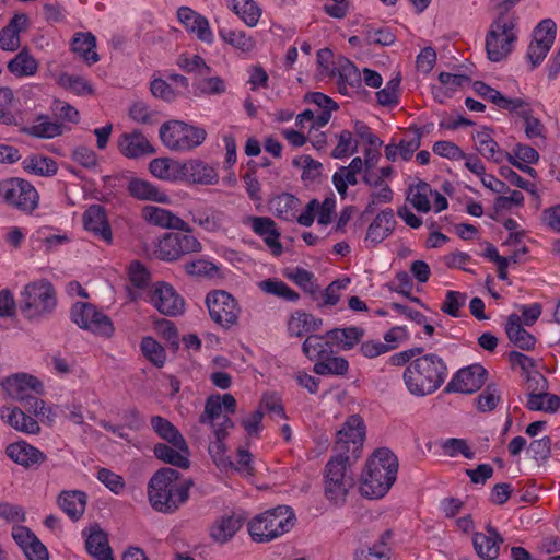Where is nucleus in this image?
I'll return each mask as SVG.
<instances>
[{"label": "nucleus", "instance_id": "nucleus-38", "mask_svg": "<svg viewBox=\"0 0 560 560\" xmlns=\"http://www.w3.org/2000/svg\"><path fill=\"white\" fill-rule=\"evenodd\" d=\"M363 336L364 329L355 326L334 328L326 332V337L335 341L342 350H351L354 348Z\"/></svg>", "mask_w": 560, "mask_h": 560}, {"label": "nucleus", "instance_id": "nucleus-53", "mask_svg": "<svg viewBox=\"0 0 560 560\" xmlns=\"http://www.w3.org/2000/svg\"><path fill=\"white\" fill-rule=\"evenodd\" d=\"M298 327H302V329L296 330L294 334L296 336H302L303 332L315 331L320 328L323 325L322 318H316L312 314H308L303 311H296L290 322V330L294 331V325Z\"/></svg>", "mask_w": 560, "mask_h": 560}, {"label": "nucleus", "instance_id": "nucleus-33", "mask_svg": "<svg viewBox=\"0 0 560 560\" xmlns=\"http://www.w3.org/2000/svg\"><path fill=\"white\" fill-rule=\"evenodd\" d=\"M0 417L15 430L27 434H36L40 430L39 424L35 419L16 408L11 409L2 407L0 409Z\"/></svg>", "mask_w": 560, "mask_h": 560}, {"label": "nucleus", "instance_id": "nucleus-31", "mask_svg": "<svg viewBox=\"0 0 560 560\" xmlns=\"http://www.w3.org/2000/svg\"><path fill=\"white\" fill-rule=\"evenodd\" d=\"M230 430L231 429L212 430L214 440L210 442L208 448L211 458L221 470L230 469L233 466V460L228 454V447L225 444Z\"/></svg>", "mask_w": 560, "mask_h": 560}, {"label": "nucleus", "instance_id": "nucleus-44", "mask_svg": "<svg viewBox=\"0 0 560 560\" xmlns=\"http://www.w3.org/2000/svg\"><path fill=\"white\" fill-rule=\"evenodd\" d=\"M219 36L224 43L245 52L253 50L255 47V40L247 36L244 31L220 27Z\"/></svg>", "mask_w": 560, "mask_h": 560}, {"label": "nucleus", "instance_id": "nucleus-64", "mask_svg": "<svg viewBox=\"0 0 560 560\" xmlns=\"http://www.w3.org/2000/svg\"><path fill=\"white\" fill-rule=\"evenodd\" d=\"M177 65L186 72H196L199 77L209 75L211 68L205 62L203 58L194 55L191 58L180 56Z\"/></svg>", "mask_w": 560, "mask_h": 560}, {"label": "nucleus", "instance_id": "nucleus-6", "mask_svg": "<svg viewBox=\"0 0 560 560\" xmlns=\"http://www.w3.org/2000/svg\"><path fill=\"white\" fill-rule=\"evenodd\" d=\"M355 460L349 459L345 454H335L326 464L324 490L326 499L341 505L346 502L349 491L354 486L351 466Z\"/></svg>", "mask_w": 560, "mask_h": 560}, {"label": "nucleus", "instance_id": "nucleus-11", "mask_svg": "<svg viewBox=\"0 0 560 560\" xmlns=\"http://www.w3.org/2000/svg\"><path fill=\"white\" fill-rule=\"evenodd\" d=\"M0 197L24 212H32L38 206V192L31 183L21 178L1 180Z\"/></svg>", "mask_w": 560, "mask_h": 560}, {"label": "nucleus", "instance_id": "nucleus-19", "mask_svg": "<svg viewBox=\"0 0 560 560\" xmlns=\"http://www.w3.org/2000/svg\"><path fill=\"white\" fill-rule=\"evenodd\" d=\"M502 544V536L491 525L486 527V533L476 532L472 535L475 552L482 560H495L500 555Z\"/></svg>", "mask_w": 560, "mask_h": 560}, {"label": "nucleus", "instance_id": "nucleus-43", "mask_svg": "<svg viewBox=\"0 0 560 560\" xmlns=\"http://www.w3.org/2000/svg\"><path fill=\"white\" fill-rule=\"evenodd\" d=\"M86 549L97 560H114L107 537L102 530H92L86 539Z\"/></svg>", "mask_w": 560, "mask_h": 560}, {"label": "nucleus", "instance_id": "nucleus-61", "mask_svg": "<svg viewBox=\"0 0 560 560\" xmlns=\"http://www.w3.org/2000/svg\"><path fill=\"white\" fill-rule=\"evenodd\" d=\"M96 478L115 494H121L125 490L126 485L124 478L107 468L98 469Z\"/></svg>", "mask_w": 560, "mask_h": 560}, {"label": "nucleus", "instance_id": "nucleus-23", "mask_svg": "<svg viewBox=\"0 0 560 560\" xmlns=\"http://www.w3.org/2000/svg\"><path fill=\"white\" fill-rule=\"evenodd\" d=\"M395 226L394 211L390 208L381 211L368 228L365 243L371 247L376 246L394 232Z\"/></svg>", "mask_w": 560, "mask_h": 560}, {"label": "nucleus", "instance_id": "nucleus-37", "mask_svg": "<svg viewBox=\"0 0 560 560\" xmlns=\"http://www.w3.org/2000/svg\"><path fill=\"white\" fill-rule=\"evenodd\" d=\"M37 387H7L8 395L11 396L13 399L20 401L24 408L28 409L30 411H33L37 416H44L45 415V402L37 398L33 392Z\"/></svg>", "mask_w": 560, "mask_h": 560}, {"label": "nucleus", "instance_id": "nucleus-42", "mask_svg": "<svg viewBox=\"0 0 560 560\" xmlns=\"http://www.w3.org/2000/svg\"><path fill=\"white\" fill-rule=\"evenodd\" d=\"M276 215L284 221L292 222L296 218L300 200L289 192L281 194L271 200Z\"/></svg>", "mask_w": 560, "mask_h": 560}, {"label": "nucleus", "instance_id": "nucleus-16", "mask_svg": "<svg viewBox=\"0 0 560 560\" xmlns=\"http://www.w3.org/2000/svg\"><path fill=\"white\" fill-rule=\"evenodd\" d=\"M177 172L188 182L199 185H215L219 174L214 166L198 160H189L185 163H175Z\"/></svg>", "mask_w": 560, "mask_h": 560}, {"label": "nucleus", "instance_id": "nucleus-47", "mask_svg": "<svg viewBox=\"0 0 560 560\" xmlns=\"http://www.w3.org/2000/svg\"><path fill=\"white\" fill-rule=\"evenodd\" d=\"M23 165L25 171L39 176H52L58 171V165L51 158L42 155L27 158Z\"/></svg>", "mask_w": 560, "mask_h": 560}, {"label": "nucleus", "instance_id": "nucleus-51", "mask_svg": "<svg viewBox=\"0 0 560 560\" xmlns=\"http://www.w3.org/2000/svg\"><path fill=\"white\" fill-rule=\"evenodd\" d=\"M151 427L154 432L167 443L182 442L185 440L182 433L167 419L160 416L151 418Z\"/></svg>", "mask_w": 560, "mask_h": 560}, {"label": "nucleus", "instance_id": "nucleus-10", "mask_svg": "<svg viewBox=\"0 0 560 560\" xmlns=\"http://www.w3.org/2000/svg\"><path fill=\"white\" fill-rule=\"evenodd\" d=\"M206 305L211 319L224 329L237 324L241 307L236 299L224 290H214L207 294Z\"/></svg>", "mask_w": 560, "mask_h": 560}, {"label": "nucleus", "instance_id": "nucleus-12", "mask_svg": "<svg viewBox=\"0 0 560 560\" xmlns=\"http://www.w3.org/2000/svg\"><path fill=\"white\" fill-rule=\"evenodd\" d=\"M236 400L230 394L211 395L200 416V422L208 424L212 430L232 429L234 423L231 416L235 412Z\"/></svg>", "mask_w": 560, "mask_h": 560}, {"label": "nucleus", "instance_id": "nucleus-57", "mask_svg": "<svg viewBox=\"0 0 560 560\" xmlns=\"http://www.w3.org/2000/svg\"><path fill=\"white\" fill-rule=\"evenodd\" d=\"M143 355L156 366H162L166 354L164 348L152 337H144L140 343Z\"/></svg>", "mask_w": 560, "mask_h": 560}, {"label": "nucleus", "instance_id": "nucleus-7", "mask_svg": "<svg viewBox=\"0 0 560 560\" xmlns=\"http://www.w3.org/2000/svg\"><path fill=\"white\" fill-rule=\"evenodd\" d=\"M159 137L171 151L188 152L203 143L207 132L201 127L173 119L161 125Z\"/></svg>", "mask_w": 560, "mask_h": 560}, {"label": "nucleus", "instance_id": "nucleus-39", "mask_svg": "<svg viewBox=\"0 0 560 560\" xmlns=\"http://www.w3.org/2000/svg\"><path fill=\"white\" fill-rule=\"evenodd\" d=\"M527 407L535 411L555 413L560 411V394L545 390L532 392L527 398Z\"/></svg>", "mask_w": 560, "mask_h": 560}, {"label": "nucleus", "instance_id": "nucleus-32", "mask_svg": "<svg viewBox=\"0 0 560 560\" xmlns=\"http://www.w3.org/2000/svg\"><path fill=\"white\" fill-rule=\"evenodd\" d=\"M505 331L510 341L520 349L528 351L535 348L536 338L523 328L518 315L511 314L508 317Z\"/></svg>", "mask_w": 560, "mask_h": 560}, {"label": "nucleus", "instance_id": "nucleus-22", "mask_svg": "<svg viewBox=\"0 0 560 560\" xmlns=\"http://www.w3.org/2000/svg\"><path fill=\"white\" fill-rule=\"evenodd\" d=\"M177 19L187 32L197 35L198 39L207 44L213 42V34L208 20L188 7L177 10Z\"/></svg>", "mask_w": 560, "mask_h": 560}, {"label": "nucleus", "instance_id": "nucleus-24", "mask_svg": "<svg viewBox=\"0 0 560 560\" xmlns=\"http://www.w3.org/2000/svg\"><path fill=\"white\" fill-rule=\"evenodd\" d=\"M118 148L119 151L129 159H137L155 153L154 147L140 130L122 133L118 140Z\"/></svg>", "mask_w": 560, "mask_h": 560}, {"label": "nucleus", "instance_id": "nucleus-5", "mask_svg": "<svg viewBox=\"0 0 560 560\" xmlns=\"http://www.w3.org/2000/svg\"><path fill=\"white\" fill-rule=\"evenodd\" d=\"M56 305V292L48 280L30 282L20 293L19 310L23 317L31 322L50 315Z\"/></svg>", "mask_w": 560, "mask_h": 560}, {"label": "nucleus", "instance_id": "nucleus-46", "mask_svg": "<svg viewBox=\"0 0 560 560\" xmlns=\"http://www.w3.org/2000/svg\"><path fill=\"white\" fill-rule=\"evenodd\" d=\"M442 454L448 457H457L459 455L467 459L475 457V452L469 447L465 439L447 438L439 441Z\"/></svg>", "mask_w": 560, "mask_h": 560}, {"label": "nucleus", "instance_id": "nucleus-2", "mask_svg": "<svg viewBox=\"0 0 560 560\" xmlns=\"http://www.w3.org/2000/svg\"><path fill=\"white\" fill-rule=\"evenodd\" d=\"M190 486L177 470L162 468L149 481V502L156 512L173 513L188 500Z\"/></svg>", "mask_w": 560, "mask_h": 560}, {"label": "nucleus", "instance_id": "nucleus-20", "mask_svg": "<svg viewBox=\"0 0 560 560\" xmlns=\"http://www.w3.org/2000/svg\"><path fill=\"white\" fill-rule=\"evenodd\" d=\"M84 229L100 240L112 243L113 234L112 229L106 215V210L101 205L90 206L83 213Z\"/></svg>", "mask_w": 560, "mask_h": 560}, {"label": "nucleus", "instance_id": "nucleus-62", "mask_svg": "<svg viewBox=\"0 0 560 560\" xmlns=\"http://www.w3.org/2000/svg\"><path fill=\"white\" fill-rule=\"evenodd\" d=\"M129 116L136 122L143 125H154L156 122V113L142 101L136 102L130 106Z\"/></svg>", "mask_w": 560, "mask_h": 560}, {"label": "nucleus", "instance_id": "nucleus-21", "mask_svg": "<svg viewBox=\"0 0 560 560\" xmlns=\"http://www.w3.org/2000/svg\"><path fill=\"white\" fill-rule=\"evenodd\" d=\"M244 520L237 514H224L217 517L209 526V537L218 545H225L242 528Z\"/></svg>", "mask_w": 560, "mask_h": 560}, {"label": "nucleus", "instance_id": "nucleus-28", "mask_svg": "<svg viewBox=\"0 0 560 560\" xmlns=\"http://www.w3.org/2000/svg\"><path fill=\"white\" fill-rule=\"evenodd\" d=\"M331 77H338V89L343 95L348 94V88L360 89L362 77L355 65L347 58H341L338 66L330 72Z\"/></svg>", "mask_w": 560, "mask_h": 560}, {"label": "nucleus", "instance_id": "nucleus-25", "mask_svg": "<svg viewBox=\"0 0 560 560\" xmlns=\"http://www.w3.org/2000/svg\"><path fill=\"white\" fill-rule=\"evenodd\" d=\"M142 215L145 221L156 226L178 230L186 233L192 232V229L188 223L176 217L170 210L163 208L145 206L142 210Z\"/></svg>", "mask_w": 560, "mask_h": 560}, {"label": "nucleus", "instance_id": "nucleus-13", "mask_svg": "<svg viewBox=\"0 0 560 560\" xmlns=\"http://www.w3.org/2000/svg\"><path fill=\"white\" fill-rule=\"evenodd\" d=\"M70 317L80 328L101 336L109 337L114 331L110 318L90 303H74L71 307Z\"/></svg>", "mask_w": 560, "mask_h": 560}, {"label": "nucleus", "instance_id": "nucleus-60", "mask_svg": "<svg viewBox=\"0 0 560 560\" xmlns=\"http://www.w3.org/2000/svg\"><path fill=\"white\" fill-rule=\"evenodd\" d=\"M390 550L384 542L362 547L354 553V560H389Z\"/></svg>", "mask_w": 560, "mask_h": 560}, {"label": "nucleus", "instance_id": "nucleus-58", "mask_svg": "<svg viewBox=\"0 0 560 560\" xmlns=\"http://www.w3.org/2000/svg\"><path fill=\"white\" fill-rule=\"evenodd\" d=\"M400 77L397 75L386 83L384 89L376 92L377 102L382 106H394L399 102L398 89L400 85Z\"/></svg>", "mask_w": 560, "mask_h": 560}, {"label": "nucleus", "instance_id": "nucleus-45", "mask_svg": "<svg viewBox=\"0 0 560 560\" xmlns=\"http://www.w3.org/2000/svg\"><path fill=\"white\" fill-rule=\"evenodd\" d=\"M349 369V363L345 358L327 354L314 365V372L318 375H343Z\"/></svg>", "mask_w": 560, "mask_h": 560}, {"label": "nucleus", "instance_id": "nucleus-34", "mask_svg": "<svg viewBox=\"0 0 560 560\" xmlns=\"http://www.w3.org/2000/svg\"><path fill=\"white\" fill-rule=\"evenodd\" d=\"M487 381V369L474 363L459 369L446 385H485Z\"/></svg>", "mask_w": 560, "mask_h": 560}, {"label": "nucleus", "instance_id": "nucleus-17", "mask_svg": "<svg viewBox=\"0 0 560 560\" xmlns=\"http://www.w3.org/2000/svg\"><path fill=\"white\" fill-rule=\"evenodd\" d=\"M12 538L27 560H49V553L38 537L25 526H14Z\"/></svg>", "mask_w": 560, "mask_h": 560}, {"label": "nucleus", "instance_id": "nucleus-9", "mask_svg": "<svg viewBox=\"0 0 560 560\" xmlns=\"http://www.w3.org/2000/svg\"><path fill=\"white\" fill-rule=\"evenodd\" d=\"M365 433V424L360 416L348 417L336 434V454H345L349 459L357 462L361 456Z\"/></svg>", "mask_w": 560, "mask_h": 560}, {"label": "nucleus", "instance_id": "nucleus-1", "mask_svg": "<svg viewBox=\"0 0 560 560\" xmlns=\"http://www.w3.org/2000/svg\"><path fill=\"white\" fill-rule=\"evenodd\" d=\"M399 463L387 447L375 450L366 459L359 477V492L370 500L384 498L397 480Z\"/></svg>", "mask_w": 560, "mask_h": 560}, {"label": "nucleus", "instance_id": "nucleus-14", "mask_svg": "<svg viewBox=\"0 0 560 560\" xmlns=\"http://www.w3.org/2000/svg\"><path fill=\"white\" fill-rule=\"evenodd\" d=\"M201 243L190 233H166L158 244V256L162 260L173 261L183 255L198 253Z\"/></svg>", "mask_w": 560, "mask_h": 560}, {"label": "nucleus", "instance_id": "nucleus-52", "mask_svg": "<svg viewBox=\"0 0 560 560\" xmlns=\"http://www.w3.org/2000/svg\"><path fill=\"white\" fill-rule=\"evenodd\" d=\"M517 114L525 122V135L527 138L544 137V125L532 115L529 105L523 100V106L518 107Z\"/></svg>", "mask_w": 560, "mask_h": 560}, {"label": "nucleus", "instance_id": "nucleus-41", "mask_svg": "<svg viewBox=\"0 0 560 560\" xmlns=\"http://www.w3.org/2000/svg\"><path fill=\"white\" fill-rule=\"evenodd\" d=\"M326 334L323 335H311L308 336L303 345L302 350L304 354L312 361H319L332 352L331 342L325 340Z\"/></svg>", "mask_w": 560, "mask_h": 560}, {"label": "nucleus", "instance_id": "nucleus-49", "mask_svg": "<svg viewBox=\"0 0 560 560\" xmlns=\"http://www.w3.org/2000/svg\"><path fill=\"white\" fill-rule=\"evenodd\" d=\"M231 7L246 25L253 27L258 23L261 10L254 0H232Z\"/></svg>", "mask_w": 560, "mask_h": 560}, {"label": "nucleus", "instance_id": "nucleus-29", "mask_svg": "<svg viewBox=\"0 0 560 560\" xmlns=\"http://www.w3.org/2000/svg\"><path fill=\"white\" fill-rule=\"evenodd\" d=\"M128 194L138 200L154 201L165 203L168 197L164 191H161L152 183L142 178L133 177L129 180L127 186Z\"/></svg>", "mask_w": 560, "mask_h": 560}, {"label": "nucleus", "instance_id": "nucleus-56", "mask_svg": "<svg viewBox=\"0 0 560 560\" xmlns=\"http://www.w3.org/2000/svg\"><path fill=\"white\" fill-rule=\"evenodd\" d=\"M45 116H39L37 124L28 128L27 132L36 138L50 139L62 133V125L57 121L45 120Z\"/></svg>", "mask_w": 560, "mask_h": 560}, {"label": "nucleus", "instance_id": "nucleus-48", "mask_svg": "<svg viewBox=\"0 0 560 560\" xmlns=\"http://www.w3.org/2000/svg\"><path fill=\"white\" fill-rule=\"evenodd\" d=\"M259 288L262 292L281 298L289 302H296L300 294L291 289L285 282L278 279H267L259 282Z\"/></svg>", "mask_w": 560, "mask_h": 560}, {"label": "nucleus", "instance_id": "nucleus-8", "mask_svg": "<svg viewBox=\"0 0 560 560\" xmlns=\"http://www.w3.org/2000/svg\"><path fill=\"white\" fill-rule=\"evenodd\" d=\"M447 368L436 354L430 353L416 359L404 372L406 385H421L428 382L432 385H443Z\"/></svg>", "mask_w": 560, "mask_h": 560}, {"label": "nucleus", "instance_id": "nucleus-35", "mask_svg": "<svg viewBox=\"0 0 560 560\" xmlns=\"http://www.w3.org/2000/svg\"><path fill=\"white\" fill-rule=\"evenodd\" d=\"M58 503L71 520H79L85 511L86 495L78 490L63 491L59 495Z\"/></svg>", "mask_w": 560, "mask_h": 560}, {"label": "nucleus", "instance_id": "nucleus-26", "mask_svg": "<svg viewBox=\"0 0 560 560\" xmlns=\"http://www.w3.org/2000/svg\"><path fill=\"white\" fill-rule=\"evenodd\" d=\"M154 455L160 460L177 466L179 468H187L189 466V447L185 440L182 442L159 443L154 446Z\"/></svg>", "mask_w": 560, "mask_h": 560}, {"label": "nucleus", "instance_id": "nucleus-18", "mask_svg": "<svg viewBox=\"0 0 560 560\" xmlns=\"http://www.w3.org/2000/svg\"><path fill=\"white\" fill-rule=\"evenodd\" d=\"M268 410L270 412H273L278 416H283V408L280 404L279 397L271 395V396H264L260 406L255 411L246 415L242 421L241 424L244 428L245 432L249 436H258L259 433L262 431V410Z\"/></svg>", "mask_w": 560, "mask_h": 560}, {"label": "nucleus", "instance_id": "nucleus-30", "mask_svg": "<svg viewBox=\"0 0 560 560\" xmlns=\"http://www.w3.org/2000/svg\"><path fill=\"white\" fill-rule=\"evenodd\" d=\"M474 91L485 100L490 101L499 108L517 112L518 107L523 106V98H509L501 94L495 89L486 84L482 81H475L472 84Z\"/></svg>", "mask_w": 560, "mask_h": 560}, {"label": "nucleus", "instance_id": "nucleus-54", "mask_svg": "<svg viewBox=\"0 0 560 560\" xmlns=\"http://www.w3.org/2000/svg\"><path fill=\"white\" fill-rule=\"evenodd\" d=\"M58 84L80 96L93 94L92 85L80 75L61 73L58 78Z\"/></svg>", "mask_w": 560, "mask_h": 560}, {"label": "nucleus", "instance_id": "nucleus-36", "mask_svg": "<svg viewBox=\"0 0 560 560\" xmlns=\"http://www.w3.org/2000/svg\"><path fill=\"white\" fill-rule=\"evenodd\" d=\"M71 47L88 65H93L100 60V56L95 51L96 37L90 32L77 33L72 39Z\"/></svg>", "mask_w": 560, "mask_h": 560}, {"label": "nucleus", "instance_id": "nucleus-55", "mask_svg": "<svg viewBox=\"0 0 560 560\" xmlns=\"http://www.w3.org/2000/svg\"><path fill=\"white\" fill-rule=\"evenodd\" d=\"M409 131L412 133V137L409 139L404 138L397 143L399 156L404 161H409L412 158L413 153L420 148L423 137V131L416 125H411Z\"/></svg>", "mask_w": 560, "mask_h": 560}, {"label": "nucleus", "instance_id": "nucleus-3", "mask_svg": "<svg viewBox=\"0 0 560 560\" xmlns=\"http://www.w3.org/2000/svg\"><path fill=\"white\" fill-rule=\"evenodd\" d=\"M521 0H498V15L492 21L486 35L487 57L492 62H500L505 59L514 48L517 40V20L515 14H509Z\"/></svg>", "mask_w": 560, "mask_h": 560}, {"label": "nucleus", "instance_id": "nucleus-40", "mask_svg": "<svg viewBox=\"0 0 560 560\" xmlns=\"http://www.w3.org/2000/svg\"><path fill=\"white\" fill-rule=\"evenodd\" d=\"M38 62L26 48L8 62V70L15 77H31L37 72Z\"/></svg>", "mask_w": 560, "mask_h": 560}, {"label": "nucleus", "instance_id": "nucleus-4", "mask_svg": "<svg viewBox=\"0 0 560 560\" xmlns=\"http://www.w3.org/2000/svg\"><path fill=\"white\" fill-rule=\"evenodd\" d=\"M294 524L293 510L287 505H279L254 516L247 528L254 541L268 542L288 533Z\"/></svg>", "mask_w": 560, "mask_h": 560}, {"label": "nucleus", "instance_id": "nucleus-50", "mask_svg": "<svg viewBox=\"0 0 560 560\" xmlns=\"http://www.w3.org/2000/svg\"><path fill=\"white\" fill-rule=\"evenodd\" d=\"M200 77L192 83L194 94L199 95H221L225 92L226 86L220 77Z\"/></svg>", "mask_w": 560, "mask_h": 560}, {"label": "nucleus", "instance_id": "nucleus-27", "mask_svg": "<svg viewBox=\"0 0 560 560\" xmlns=\"http://www.w3.org/2000/svg\"><path fill=\"white\" fill-rule=\"evenodd\" d=\"M5 453L10 459L24 467L39 465L45 459L43 452L25 441H18L9 444Z\"/></svg>", "mask_w": 560, "mask_h": 560}, {"label": "nucleus", "instance_id": "nucleus-63", "mask_svg": "<svg viewBox=\"0 0 560 560\" xmlns=\"http://www.w3.org/2000/svg\"><path fill=\"white\" fill-rule=\"evenodd\" d=\"M550 37L551 36L549 35L548 40L539 39V42H530L526 58L532 63V70L542 62L550 48L552 47V45H550Z\"/></svg>", "mask_w": 560, "mask_h": 560}, {"label": "nucleus", "instance_id": "nucleus-59", "mask_svg": "<svg viewBox=\"0 0 560 560\" xmlns=\"http://www.w3.org/2000/svg\"><path fill=\"white\" fill-rule=\"evenodd\" d=\"M467 295L458 291H447L441 311L452 317L460 316V308L465 305Z\"/></svg>", "mask_w": 560, "mask_h": 560}, {"label": "nucleus", "instance_id": "nucleus-15", "mask_svg": "<svg viewBox=\"0 0 560 560\" xmlns=\"http://www.w3.org/2000/svg\"><path fill=\"white\" fill-rule=\"evenodd\" d=\"M150 301L161 314L171 317L183 314L185 308L184 299L166 282H158L154 285Z\"/></svg>", "mask_w": 560, "mask_h": 560}]
</instances>
